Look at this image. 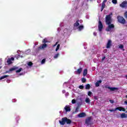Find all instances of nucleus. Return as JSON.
Instances as JSON below:
<instances>
[{
    "mask_svg": "<svg viewBox=\"0 0 127 127\" xmlns=\"http://www.w3.org/2000/svg\"><path fill=\"white\" fill-rule=\"evenodd\" d=\"M112 16L111 14L107 15L105 17V22L106 24L108 25L107 28H106V31H111V30L112 28H115V25L112 23Z\"/></svg>",
    "mask_w": 127,
    "mask_h": 127,
    "instance_id": "f257e3e1",
    "label": "nucleus"
},
{
    "mask_svg": "<svg viewBox=\"0 0 127 127\" xmlns=\"http://www.w3.org/2000/svg\"><path fill=\"white\" fill-rule=\"evenodd\" d=\"M59 122L61 126H64L65 124H67V125H70L72 124V120L68 119L66 117L63 118L62 120H59Z\"/></svg>",
    "mask_w": 127,
    "mask_h": 127,
    "instance_id": "f03ea898",
    "label": "nucleus"
},
{
    "mask_svg": "<svg viewBox=\"0 0 127 127\" xmlns=\"http://www.w3.org/2000/svg\"><path fill=\"white\" fill-rule=\"evenodd\" d=\"M117 19L119 23L121 24H126V19L124 17L119 15L117 16Z\"/></svg>",
    "mask_w": 127,
    "mask_h": 127,
    "instance_id": "7ed1b4c3",
    "label": "nucleus"
},
{
    "mask_svg": "<svg viewBox=\"0 0 127 127\" xmlns=\"http://www.w3.org/2000/svg\"><path fill=\"white\" fill-rule=\"evenodd\" d=\"M103 28H104V26L103 25V23H102V21L101 20H99L98 22V30L101 32L102 30H103Z\"/></svg>",
    "mask_w": 127,
    "mask_h": 127,
    "instance_id": "20e7f679",
    "label": "nucleus"
},
{
    "mask_svg": "<svg viewBox=\"0 0 127 127\" xmlns=\"http://www.w3.org/2000/svg\"><path fill=\"white\" fill-rule=\"evenodd\" d=\"M120 7L122 8H127V1H123L122 3L120 4Z\"/></svg>",
    "mask_w": 127,
    "mask_h": 127,
    "instance_id": "39448f33",
    "label": "nucleus"
},
{
    "mask_svg": "<svg viewBox=\"0 0 127 127\" xmlns=\"http://www.w3.org/2000/svg\"><path fill=\"white\" fill-rule=\"evenodd\" d=\"M92 120V117H88L85 120V124L87 125V126H90L91 125V121Z\"/></svg>",
    "mask_w": 127,
    "mask_h": 127,
    "instance_id": "423d86ee",
    "label": "nucleus"
},
{
    "mask_svg": "<svg viewBox=\"0 0 127 127\" xmlns=\"http://www.w3.org/2000/svg\"><path fill=\"white\" fill-rule=\"evenodd\" d=\"M46 47H47V44H44L42 46H40L37 48V51H39L41 50V49H44V48H46Z\"/></svg>",
    "mask_w": 127,
    "mask_h": 127,
    "instance_id": "0eeeda50",
    "label": "nucleus"
},
{
    "mask_svg": "<svg viewBox=\"0 0 127 127\" xmlns=\"http://www.w3.org/2000/svg\"><path fill=\"white\" fill-rule=\"evenodd\" d=\"M111 47H112V41L111 40H109L106 44V48H107V49H109L111 48Z\"/></svg>",
    "mask_w": 127,
    "mask_h": 127,
    "instance_id": "6e6552de",
    "label": "nucleus"
},
{
    "mask_svg": "<svg viewBox=\"0 0 127 127\" xmlns=\"http://www.w3.org/2000/svg\"><path fill=\"white\" fill-rule=\"evenodd\" d=\"M14 61V58L12 57L11 58H9L7 59V63L8 64V65H10V64H12V62Z\"/></svg>",
    "mask_w": 127,
    "mask_h": 127,
    "instance_id": "1a4fd4ad",
    "label": "nucleus"
},
{
    "mask_svg": "<svg viewBox=\"0 0 127 127\" xmlns=\"http://www.w3.org/2000/svg\"><path fill=\"white\" fill-rule=\"evenodd\" d=\"M106 88L109 89V90H110V91H118V90H119V88L118 87H110V86H106Z\"/></svg>",
    "mask_w": 127,
    "mask_h": 127,
    "instance_id": "9d476101",
    "label": "nucleus"
},
{
    "mask_svg": "<svg viewBox=\"0 0 127 127\" xmlns=\"http://www.w3.org/2000/svg\"><path fill=\"white\" fill-rule=\"evenodd\" d=\"M116 110H118V111H120V112H126V109L125 108L122 107H119L116 108Z\"/></svg>",
    "mask_w": 127,
    "mask_h": 127,
    "instance_id": "9b49d317",
    "label": "nucleus"
},
{
    "mask_svg": "<svg viewBox=\"0 0 127 127\" xmlns=\"http://www.w3.org/2000/svg\"><path fill=\"white\" fill-rule=\"evenodd\" d=\"M78 117L79 118H84V117H86V113L84 112L80 113L78 115Z\"/></svg>",
    "mask_w": 127,
    "mask_h": 127,
    "instance_id": "f8f14e48",
    "label": "nucleus"
},
{
    "mask_svg": "<svg viewBox=\"0 0 127 127\" xmlns=\"http://www.w3.org/2000/svg\"><path fill=\"white\" fill-rule=\"evenodd\" d=\"M79 20L77 19L75 23H74L73 26L74 27H78L80 25V23H79Z\"/></svg>",
    "mask_w": 127,
    "mask_h": 127,
    "instance_id": "ddd939ff",
    "label": "nucleus"
},
{
    "mask_svg": "<svg viewBox=\"0 0 127 127\" xmlns=\"http://www.w3.org/2000/svg\"><path fill=\"white\" fill-rule=\"evenodd\" d=\"M64 109L66 113L71 111V108L69 106H65Z\"/></svg>",
    "mask_w": 127,
    "mask_h": 127,
    "instance_id": "4468645a",
    "label": "nucleus"
},
{
    "mask_svg": "<svg viewBox=\"0 0 127 127\" xmlns=\"http://www.w3.org/2000/svg\"><path fill=\"white\" fill-rule=\"evenodd\" d=\"M120 117L121 119H127V114H126V113H122L120 115Z\"/></svg>",
    "mask_w": 127,
    "mask_h": 127,
    "instance_id": "2eb2a0df",
    "label": "nucleus"
},
{
    "mask_svg": "<svg viewBox=\"0 0 127 127\" xmlns=\"http://www.w3.org/2000/svg\"><path fill=\"white\" fill-rule=\"evenodd\" d=\"M102 83V80H98L95 83L96 87H100V84Z\"/></svg>",
    "mask_w": 127,
    "mask_h": 127,
    "instance_id": "dca6fc26",
    "label": "nucleus"
},
{
    "mask_svg": "<svg viewBox=\"0 0 127 127\" xmlns=\"http://www.w3.org/2000/svg\"><path fill=\"white\" fill-rule=\"evenodd\" d=\"M87 74H88V70L87 69H85L83 70V76H86Z\"/></svg>",
    "mask_w": 127,
    "mask_h": 127,
    "instance_id": "f3484780",
    "label": "nucleus"
},
{
    "mask_svg": "<svg viewBox=\"0 0 127 127\" xmlns=\"http://www.w3.org/2000/svg\"><path fill=\"white\" fill-rule=\"evenodd\" d=\"M82 72V68H80L77 70V71H75V73H77V74H81V72Z\"/></svg>",
    "mask_w": 127,
    "mask_h": 127,
    "instance_id": "a211bd4d",
    "label": "nucleus"
},
{
    "mask_svg": "<svg viewBox=\"0 0 127 127\" xmlns=\"http://www.w3.org/2000/svg\"><path fill=\"white\" fill-rule=\"evenodd\" d=\"M77 28L78 29V30L79 31H81V30H82V29H84V26H83V25H79V26H78Z\"/></svg>",
    "mask_w": 127,
    "mask_h": 127,
    "instance_id": "6ab92c4d",
    "label": "nucleus"
},
{
    "mask_svg": "<svg viewBox=\"0 0 127 127\" xmlns=\"http://www.w3.org/2000/svg\"><path fill=\"white\" fill-rule=\"evenodd\" d=\"M7 77H9V75H5L2 76L0 77V80H2L3 79H5V78H7Z\"/></svg>",
    "mask_w": 127,
    "mask_h": 127,
    "instance_id": "aec40b11",
    "label": "nucleus"
},
{
    "mask_svg": "<svg viewBox=\"0 0 127 127\" xmlns=\"http://www.w3.org/2000/svg\"><path fill=\"white\" fill-rule=\"evenodd\" d=\"M90 88H91V85H90V84H87L85 85L86 90H89V89H90Z\"/></svg>",
    "mask_w": 127,
    "mask_h": 127,
    "instance_id": "412c9836",
    "label": "nucleus"
},
{
    "mask_svg": "<svg viewBox=\"0 0 127 127\" xmlns=\"http://www.w3.org/2000/svg\"><path fill=\"white\" fill-rule=\"evenodd\" d=\"M105 7H106V4H102L101 11H103V10H104V8H105Z\"/></svg>",
    "mask_w": 127,
    "mask_h": 127,
    "instance_id": "4be33fe9",
    "label": "nucleus"
},
{
    "mask_svg": "<svg viewBox=\"0 0 127 127\" xmlns=\"http://www.w3.org/2000/svg\"><path fill=\"white\" fill-rule=\"evenodd\" d=\"M16 69H17V67H12L9 69V71L11 72V71H15Z\"/></svg>",
    "mask_w": 127,
    "mask_h": 127,
    "instance_id": "5701e85b",
    "label": "nucleus"
},
{
    "mask_svg": "<svg viewBox=\"0 0 127 127\" xmlns=\"http://www.w3.org/2000/svg\"><path fill=\"white\" fill-rule=\"evenodd\" d=\"M85 103H87V104H90V99L89 98H86L85 99Z\"/></svg>",
    "mask_w": 127,
    "mask_h": 127,
    "instance_id": "b1692460",
    "label": "nucleus"
},
{
    "mask_svg": "<svg viewBox=\"0 0 127 127\" xmlns=\"http://www.w3.org/2000/svg\"><path fill=\"white\" fill-rule=\"evenodd\" d=\"M48 42L47 39H44L42 41V43H44V44H46Z\"/></svg>",
    "mask_w": 127,
    "mask_h": 127,
    "instance_id": "393cba45",
    "label": "nucleus"
},
{
    "mask_svg": "<svg viewBox=\"0 0 127 127\" xmlns=\"http://www.w3.org/2000/svg\"><path fill=\"white\" fill-rule=\"evenodd\" d=\"M81 81L82 83H86V82H87V79H86L85 78L83 77L81 78Z\"/></svg>",
    "mask_w": 127,
    "mask_h": 127,
    "instance_id": "a878e982",
    "label": "nucleus"
},
{
    "mask_svg": "<svg viewBox=\"0 0 127 127\" xmlns=\"http://www.w3.org/2000/svg\"><path fill=\"white\" fill-rule=\"evenodd\" d=\"M59 57V53L55 55L54 58V59H57V58Z\"/></svg>",
    "mask_w": 127,
    "mask_h": 127,
    "instance_id": "bb28decb",
    "label": "nucleus"
},
{
    "mask_svg": "<svg viewBox=\"0 0 127 127\" xmlns=\"http://www.w3.org/2000/svg\"><path fill=\"white\" fill-rule=\"evenodd\" d=\"M118 110L117 108H115V109H109L108 110L109 112H116V111Z\"/></svg>",
    "mask_w": 127,
    "mask_h": 127,
    "instance_id": "cd10ccee",
    "label": "nucleus"
},
{
    "mask_svg": "<svg viewBox=\"0 0 127 127\" xmlns=\"http://www.w3.org/2000/svg\"><path fill=\"white\" fill-rule=\"evenodd\" d=\"M22 71V68H20L18 70H16V73H19Z\"/></svg>",
    "mask_w": 127,
    "mask_h": 127,
    "instance_id": "c85d7f7f",
    "label": "nucleus"
},
{
    "mask_svg": "<svg viewBox=\"0 0 127 127\" xmlns=\"http://www.w3.org/2000/svg\"><path fill=\"white\" fill-rule=\"evenodd\" d=\"M59 48H60V44H58L56 49V51L57 52L58 50H59Z\"/></svg>",
    "mask_w": 127,
    "mask_h": 127,
    "instance_id": "c756f323",
    "label": "nucleus"
},
{
    "mask_svg": "<svg viewBox=\"0 0 127 127\" xmlns=\"http://www.w3.org/2000/svg\"><path fill=\"white\" fill-rule=\"evenodd\" d=\"M92 95H93V93H92V92H91V91H88V96H89V97H91V96H92Z\"/></svg>",
    "mask_w": 127,
    "mask_h": 127,
    "instance_id": "7c9ffc66",
    "label": "nucleus"
},
{
    "mask_svg": "<svg viewBox=\"0 0 127 127\" xmlns=\"http://www.w3.org/2000/svg\"><path fill=\"white\" fill-rule=\"evenodd\" d=\"M113 3H114L115 4H117L118 3V0H112Z\"/></svg>",
    "mask_w": 127,
    "mask_h": 127,
    "instance_id": "2f4dec72",
    "label": "nucleus"
},
{
    "mask_svg": "<svg viewBox=\"0 0 127 127\" xmlns=\"http://www.w3.org/2000/svg\"><path fill=\"white\" fill-rule=\"evenodd\" d=\"M124 17L127 19V11L124 13Z\"/></svg>",
    "mask_w": 127,
    "mask_h": 127,
    "instance_id": "473e14b6",
    "label": "nucleus"
},
{
    "mask_svg": "<svg viewBox=\"0 0 127 127\" xmlns=\"http://www.w3.org/2000/svg\"><path fill=\"white\" fill-rule=\"evenodd\" d=\"M28 66H32V65H33V63H32V62H30L28 63Z\"/></svg>",
    "mask_w": 127,
    "mask_h": 127,
    "instance_id": "72a5a7b5",
    "label": "nucleus"
},
{
    "mask_svg": "<svg viewBox=\"0 0 127 127\" xmlns=\"http://www.w3.org/2000/svg\"><path fill=\"white\" fill-rule=\"evenodd\" d=\"M45 61H46V60L45 59H44L42 60L41 64H44L45 63Z\"/></svg>",
    "mask_w": 127,
    "mask_h": 127,
    "instance_id": "f704fd0d",
    "label": "nucleus"
},
{
    "mask_svg": "<svg viewBox=\"0 0 127 127\" xmlns=\"http://www.w3.org/2000/svg\"><path fill=\"white\" fill-rule=\"evenodd\" d=\"M72 104H76V100L75 99H72L71 101Z\"/></svg>",
    "mask_w": 127,
    "mask_h": 127,
    "instance_id": "c9c22d12",
    "label": "nucleus"
},
{
    "mask_svg": "<svg viewBox=\"0 0 127 127\" xmlns=\"http://www.w3.org/2000/svg\"><path fill=\"white\" fill-rule=\"evenodd\" d=\"M79 89H80L81 90H83V89H84V86H83V85H80V86H79Z\"/></svg>",
    "mask_w": 127,
    "mask_h": 127,
    "instance_id": "e433bc0d",
    "label": "nucleus"
},
{
    "mask_svg": "<svg viewBox=\"0 0 127 127\" xmlns=\"http://www.w3.org/2000/svg\"><path fill=\"white\" fill-rule=\"evenodd\" d=\"M106 2H107V0H104L102 3V4H106Z\"/></svg>",
    "mask_w": 127,
    "mask_h": 127,
    "instance_id": "4c0bfd02",
    "label": "nucleus"
},
{
    "mask_svg": "<svg viewBox=\"0 0 127 127\" xmlns=\"http://www.w3.org/2000/svg\"><path fill=\"white\" fill-rule=\"evenodd\" d=\"M119 48H120L121 49H123L124 48V45H120L119 46Z\"/></svg>",
    "mask_w": 127,
    "mask_h": 127,
    "instance_id": "58836bf2",
    "label": "nucleus"
},
{
    "mask_svg": "<svg viewBox=\"0 0 127 127\" xmlns=\"http://www.w3.org/2000/svg\"><path fill=\"white\" fill-rule=\"evenodd\" d=\"M108 52V50L105 49L103 50V53H107Z\"/></svg>",
    "mask_w": 127,
    "mask_h": 127,
    "instance_id": "ea45409f",
    "label": "nucleus"
},
{
    "mask_svg": "<svg viewBox=\"0 0 127 127\" xmlns=\"http://www.w3.org/2000/svg\"><path fill=\"white\" fill-rule=\"evenodd\" d=\"M109 102L111 103V104H114V100L110 99L109 100Z\"/></svg>",
    "mask_w": 127,
    "mask_h": 127,
    "instance_id": "a19ab883",
    "label": "nucleus"
},
{
    "mask_svg": "<svg viewBox=\"0 0 127 127\" xmlns=\"http://www.w3.org/2000/svg\"><path fill=\"white\" fill-rule=\"evenodd\" d=\"M78 110H79V107H77L75 109V112H78Z\"/></svg>",
    "mask_w": 127,
    "mask_h": 127,
    "instance_id": "79ce46f5",
    "label": "nucleus"
},
{
    "mask_svg": "<svg viewBox=\"0 0 127 127\" xmlns=\"http://www.w3.org/2000/svg\"><path fill=\"white\" fill-rule=\"evenodd\" d=\"M105 59H106V57H103L101 60H102V61H104L105 60Z\"/></svg>",
    "mask_w": 127,
    "mask_h": 127,
    "instance_id": "37998d69",
    "label": "nucleus"
},
{
    "mask_svg": "<svg viewBox=\"0 0 127 127\" xmlns=\"http://www.w3.org/2000/svg\"><path fill=\"white\" fill-rule=\"evenodd\" d=\"M93 35H94V36H97V33L94 32Z\"/></svg>",
    "mask_w": 127,
    "mask_h": 127,
    "instance_id": "c03bdc74",
    "label": "nucleus"
},
{
    "mask_svg": "<svg viewBox=\"0 0 127 127\" xmlns=\"http://www.w3.org/2000/svg\"><path fill=\"white\" fill-rule=\"evenodd\" d=\"M6 82H7V83H10V80H9V79L7 80Z\"/></svg>",
    "mask_w": 127,
    "mask_h": 127,
    "instance_id": "a18cd8bd",
    "label": "nucleus"
},
{
    "mask_svg": "<svg viewBox=\"0 0 127 127\" xmlns=\"http://www.w3.org/2000/svg\"><path fill=\"white\" fill-rule=\"evenodd\" d=\"M124 103H125V104H126V105H127V101H125Z\"/></svg>",
    "mask_w": 127,
    "mask_h": 127,
    "instance_id": "49530a36",
    "label": "nucleus"
},
{
    "mask_svg": "<svg viewBox=\"0 0 127 127\" xmlns=\"http://www.w3.org/2000/svg\"><path fill=\"white\" fill-rule=\"evenodd\" d=\"M58 44V42H57L56 43V45H57Z\"/></svg>",
    "mask_w": 127,
    "mask_h": 127,
    "instance_id": "de8ad7c7",
    "label": "nucleus"
},
{
    "mask_svg": "<svg viewBox=\"0 0 127 127\" xmlns=\"http://www.w3.org/2000/svg\"><path fill=\"white\" fill-rule=\"evenodd\" d=\"M126 78H127V75H126Z\"/></svg>",
    "mask_w": 127,
    "mask_h": 127,
    "instance_id": "09e8293b",
    "label": "nucleus"
},
{
    "mask_svg": "<svg viewBox=\"0 0 127 127\" xmlns=\"http://www.w3.org/2000/svg\"><path fill=\"white\" fill-rule=\"evenodd\" d=\"M0 69H1V66H0Z\"/></svg>",
    "mask_w": 127,
    "mask_h": 127,
    "instance_id": "8fccbe9b",
    "label": "nucleus"
},
{
    "mask_svg": "<svg viewBox=\"0 0 127 127\" xmlns=\"http://www.w3.org/2000/svg\"><path fill=\"white\" fill-rule=\"evenodd\" d=\"M97 2H99V0H97Z\"/></svg>",
    "mask_w": 127,
    "mask_h": 127,
    "instance_id": "3c124183",
    "label": "nucleus"
},
{
    "mask_svg": "<svg viewBox=\"0 0 127 127\" xmlns=\"http://www.w3.org/2000/svg\"><path fill=\"white\" fill-rule=\"evenodd\" d=\"M126 98H127V95L126 96Z\"/></svg>",
    "mask_w": 127,
    "mask_h": 127,
    "instance_id": "603ef678",
    "label": "nucleus"
},
{
    "mask_svg": "<svg viewBox=\"0 0 127 127\" xmlns=\"http://www.w3.org/2000/svg\"><path fill=\"white\" fill-rule=\"evenodd\" d=\"M6 73H8V71H6Z\"/></svg>",
    "mask_w": 127,
    "mask_h": 127,
    "instance_id": "864d4df0",
    "label": "nucleus"
}]
</instances>
